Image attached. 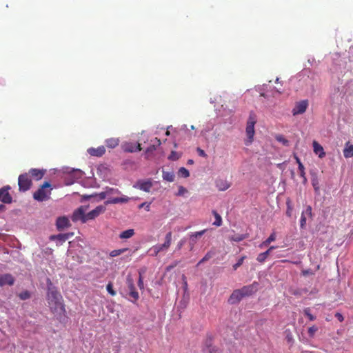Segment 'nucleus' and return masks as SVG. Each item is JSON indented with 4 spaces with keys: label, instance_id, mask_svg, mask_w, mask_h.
<instances>
[{
    "label": "nucleus",
    "instance_id": "f257e3e1",
    "mask_svg": "<svg viewBox=\"0 0 353 353\" xmlns=\"http://www.w3.org/2000/svg\"><path fill=\"white\" fill-rule=\"evenodd\" d=\"M48 281L49 284L48 285L46 299L48 307L57 319H61V316H65L66 314L63 297L57 289L52 286L50 279H48Z\"/></svg>",
    "mask_w": 353,
    "mask_h": 353
},
{
    "label": "nucleus",
    "instance_id": "f03ea898",
    "mask_svg": "<svg viewBox=\"0 0 353 353\" xmlns=\"http://www.w3.org/2000/svg\"><path fill=\"white\" fill-rule=\"evenodd\" d=\"M256 123V115L254 113L251 112L247 121L245 132L247 139L245 141L246 145H250L254 141V136L255 134L254 125Z\"/></svg>",
    "mask_w": 353,
    "mask_h": 353
},
{
    "label": "nucleus",
    "instance_id": "7ed1b4c3",
    "mask_svg": "<svg viewBox=\"0 0 353 353\" xmlns=\"http://www.w3.org/2000/svg\"><path fill=\"white\" fill-rule=\"evenodd\" d=\"M51 184L45 182L34 194L33 198L38 201L48 200L51 195Z\"/></svg>",
    "mask_w": 353,
    "mask_h": 353
},
{
    "label": "nucleus",
    "instance_id": "20e7f679",
    "mask_svg": "<svg viewBox=\"0 0 353 353\" xmlns=\"http://www.w3.org/2000/svg\"><path fill=\"white\" fill-rule=\"evenodd\" d=\"M19 189L20 191L26 192L28 190L32 185V181L29 178L28 174L25 173L19 175L18 179Z\"/></svg>",
    "mask_w": 353,
    "mask_h": 353
},
{
    "label": "nucleus",
    "instance_id": "39448f33",
    "mask_svg": "<svg viewBox=\"0 0 353 353\" xmlns=\"http://www.w3.org/2000/svg\"><path fill=\"white\" fill-rule=\"evenodd\" d=\"M85 209L83 206L79 207L77 210H75L72 215V221L73 222H77L78 221H81L83 223H85L88 221V219L86 217V214L85 213Z\"/></svg>",
    "mask_w": 353,
    "mask_h": 353
},
{
    "label": "nucleus",
    "instance_id": "423d86ee",
    "mask_svg": "<svg viewBox=\"0 0 353 353\" xmlns=\"http://www.w3.org/2000/svg\"><path fill=\"white\" fill-rule=\"evenodd\" d=\"M126 283H127L128 288L129 290V295L131 298L133 299V300H132V301L133 303H135L139 299V295L138 292L136 290L134 281L131 277L128 276L127 278Z\"/></svg>",
    "mask_w": 353,
    "mask_h": 353
},
{
    "label": "nucleus",
    "instance_id": "0eeeda50",
    "mask_svg": "<svg viewBox=\"0 0 353 353\" xmlns=\"http://www.w3.org/2000/svg\"><path fill=\"white\" fill-rule=\"evenodd\" d=\"M308 106V102L307 100H303L296 103L294 108L292 110V114L297 115L303 114L305 112Z\"/></svg>",
    "mask_w": 353,
    "mask_h": 353
},
{
    "label": "nucleus",
    "instance_id": "6e6552de",
    "mask_svg": "<svg viewBox=\"0 0 353 353\" xmlns=\"http://www.w3.org/2000/svg\"><path fill=\"white\" fill-rule=\"evenodd\" d=\"M9 190V186H5L0 189V200L4 203H11L12 201V197L8 192Z\"/></svg>",
    "mask_w": 353,
    "mask_h": 353
},
{
    "label": "nucleus",
    "instance_id": "1a4fd4ad",
    "mask_svg": "<svg viewBox=\"0 0 353 353\" xmlns=\"http://www.w3.org/2000/svg\"><path fill=\"white\" fill-rule=\"evenodd\" d=\"M105 210L106 208L104 205H99L96 207L94 210H91L90 212L86 214L88 221L94 219L101 214L103 213L105 211Z\"/></svg>",
    "mask_w": 353,
    "mask_h": 353
},
{
    "label": "nucleus",
    "instance_id": "9d476101",
    "mask_svg": "<svg viewBox=\"0 0 353 353\" xmlns=\"http://www.w3.org/2000/svg\"><path fill=\"white\" fill-rule=\"evenodd\" d=\"M257 285L258 283L254 282L251 285L243 286L242 288L239 289L242 295L244 296H248L253 294L257 290Z\"/></svg>",
    "mask_w": 353,
    "mask_h": 353
},
{
    "label": "nucleus",
    "instance_id": "9b49d317",
    "mask_svg": "<svg viewBox=\"0 0 353 353\" xmlns=\"http://www.w3.org/2000/svg\"><path fill=\"white\" fill-rule=\"evenodd\" d=\"M171 242H172V232H169L165 235V243L163 244H160V245H156V247L157 248V252H161L162 251L167 250L170 248V246L171 245Z\"/></svg>",
    "mask_w": 353,
    "mask_h": 353
},
{
    "label": "nucleus",
    "instance_id": "f8f14e48",
    "mask_svg": "<svg viewBox=\"0 0 353 353\" xmlns=\"http://www.w3.org/2000/svg\"><path fill=\"white\" fill-rule=\"evenodd\" d=\"M152 187V183L150 180L147 181H139L134 185V188H139L146 192H149Z\"/></svg>",
    "mask_w": 353,
    "mask_h": 353
},
{
    "label": "nucleus",
    "instance_id": "ddd939ff",
    "mask_svg": "<svg viewBox=\"0 0 353 353\" xmlns=\"http://www.w3.org/2000/svg\"><path fill=\"white\" fill-rule=\"evenodd\" d=\"M56 225L58 230H63L70 227L71 224L66 216H61L57 219Z\"/></svg>",
    "mask_w": 353,
    "mask_h": 353
},
{
    "label": "nucleus",
    "instance_id": "4468645a",
    "mask_svg": "<svg viewBox=\"0 0 353 353\" xmlns=\"http://www.w3.org/2000/svg\"><path fill=\"white\" fill-rule=\"evenodd\" d=\"M123 150L127 152H134L141 150L140 143H125L123 145Z\"/></svg>",
    "mask_w": 353,
    "mask_h": 353
},
{
    "label": "nucleus",
    "instance_id": "2eb2a0df",
    "mask_svg": "<svg viewBox=\"0 0 353 353\" xmlns=\"http://www.w3.org/2000/svg\"><path fill=\"white\" fill-rule=\"evenodd\" d=\"M14 283V278L10 274H4L0 276V286L5 285H12Z\"/></svg>",
    "mask_w": 353,
    "mask_h": 353
},
{
    "label": "nucleus",
    "instance_id": "dca6fc26",
    "mask_svg": "<svg viewBox=\"0 0 353 353\" xmlns=\"http://www.w3.org/2000/svg\"><path fill=\"white\" fill-rule=\"evenodd\" d=\"M87 152L91 156L100 157L105 154V148L103 145H101L97 148H88Z\"/></svg>",
    "mask_w": 353,
    "mask_h": 353
},
{
    "label": "nucleus",
    "instance_id": "f3484780",
    "mask_svg": "<svg viewBox=\"0 0 353 353\" xmlns=\"http://www.w3.org/2000/svg\"><path fill=\"white\" fill-rule=\"evenodd\" d=\"M130 201V198L126 196H123L121 197H116V198H110L105 202V205L109 204H116V203H125Z\"/></svg>",
    "mask_w": 353,
    "mask_h": 353
},
{
    "label": "nucleus",
    "instance_id": "a211bd4d",
    "mask_svg": "<svg viewBox=\"0 0 353 353\" xmlns=\"http://www.w3.org/2000/svg\"><path fill=\"white\" fill-rule=\"evenodd\" d=\"M216 187L220 191H225L228 190L230 187V183H229L226 179H218L215 181Z\"/></svg>",
    "mask_w": 353,
    "mask_h": 353
},
{
    "label": "nucleus",
    "instance_id": "6ab92c4d",
    "mask_svg": "<svg viewBox=\"0 0 353 353\" xmlns=\"http://www.w3.org/2000/svg\"><path fill=\"white\" fill-rule=\"evenodd\" d=\"M312 145L314 152L318 155L319 158H323L325 156L323 148L316 141H313Z\"/></svg>",
    "mask_w": 353,
    "mask_h": 353
},
{
    "label": "nucleus",
    "instance_id": "aec40b11",
    "mask_svg": "<svg viewBox=\"0 0 353 353\" xmlns=\"http://www.w3.org/2000/svg\"><path fill=\"white\" fill-rule=\"evenodd\" d=\"M206 230H207L205 229V230H201L199 232H196L194 233H192L191 234H190V250H192L194 245L196 243V239L198 237H201L202 235H203L205 233Z\"/></svg>",
    "mask_w": 353,
    "mask_h": 353
},
{
    "label": "nucleus",
    "instance_id": "412c9836",
    "mask_svg": "<svg viewBox=\"0 0 353 353\" xmlns=\"http://www.w3.org/2000/svg\"><path fill=\"white\" fill-rule=\"evenodd\" d=\"M243 298V296L242 295L240 290H236L230 295L229 302L232 304H234L239 302Z\"/></svg>",
    "mask_w": 353,
    "mask_h": 353
},
{
    "label": "nucleus",
    "instance_id": "4be33fe9",
    "mask_svg": "<svg viewBox=\"0 0 353 353\" xmlns=\"http://www.w3.org/2000/svg\"><path fill=\"white\" fill-rule=\"evenodd\" d=\"M29 174L35 180L39 181L43 178L45 174V171L43 170H39L32 168L29 170Z\"/></svg>",
    "mask_w": 353,
    "mask_h": 353
},
{
    "label": "nucleus",
    "instance_id": "5701e85b",
    "mask_svg": "<svg viewBox=\"0 0 353 353\" xmlns=\"http://www.w3.org/2000/svg\"><path fill=\"white\" fill-rule=\"evenodd\" d=\"M107 196H108V194H107L106 191H104V192H101L99 194H91V195L84 194L82 196V199L83 200H87V199L92 198V197H96L97 201H102V200L105 199L107 197Z\"/></svg>",
    "mask_w": 353,
    "mask_h": 353
},
{
    "label": "nucleus",
    "instance_id": "b1692460",
    "mask_svg": "<svg viewBox=\"0 0 353 353\" xmlns=\"http://www.w3.org/2000/svg\"><path fill=\"white\" fill-rule=\"evenodd\" d=\"M343 155L346 159L353 157V145L350 141H347L345 145Z\"/></svg>",
    "mask_w": 353,
    "mask_h": 353
},
{
    "label": "nucleus",
    "instance_id": "393cba45",
    "mask_svg": "<svg viewBox=\"0 0 353 353\" xmlns=\"http://www.w3.org/2000/svg\"><path fill=\"white\" fill-rule=\"evenodd\" d=\"M73 235V233H67V234H59L57 235H52L50 239V240H58L60 242L63 243L67 241L70 236Z\"/></svg>",
    "mask_w": 353,
    "mask_h": 353
},
{
    "label": "nucleus",
    "instance_id": "a878e982",
    "mask_svg": "<svg viewBox=\"0 0 353 353\" xmlns=\"http://www.w3.org/2000/svg\"><path fill=\"white\" fill-rule=\"evenodd\" d=\"M118 138H110L105 140V145L109 148H114L119 144Z\"/></svg>",
    "mask_w": 353,
    "mask_h": 353
},
{
    "label": "nucleus",
    "instance_id": "bb28decb",
    "mask_svg": "<svg viewBox=\"0 0 353 353\" xmlns=\"http://www.w3.org/2000/svg\"><path fill=\"white\" fill-rule=\"evenodd\" d=\"M134 234V230L133 229H128L120 233L119 237L122 239H130Z\"/></svg>",
    "mask_w": 353,
    "mask_h": 353
},
{
    "label": "nucleus",
    "instance_id": "cd10ccee",
    "mask_svg": "<svg viewBox=\"0 0 353 353\" xmlns=\"http://www.w3.org/2000/svg\"><path fill=\"white\" fill-rule=\"evenodd\" d=\"M163 179L167 181L172 182L174 180V174L172 172L163 171Z\"/></svg>",
    "mask_w": 353,
    "mask_h": 353
},
{
    "label": "nucleus",
    "instance_id": "c85d7f7f",
    "mask_svg": "<svg viewBox=\"0 0 353 353\" xmlns=\"http://www.w3.org/2000/svg\"><path fill=\"white\" fill-rule=\"evenodd\" d=\"M154 142H155V143H154L152 145L149 146L146 149V151H145L146 153L152 152L153 151L156 150L157 147L161 145V143L160 139H159L158 138H155Z\"/></svg>",
    "mask_w": 353,
    "mask_h": 353
},
{
    "label": "nucleus",
    "instance_id": "c756f323",
    "mask_svg": "<svg viewBox=\"0 0 353 353\" xmlns=\"http://www.w3.org/2000/svg\"><path fill=\"white\" fill-rule=\"evenodd\" d=\"M212 214L214 216L215 221L213 223L214 225L221 226L222 225V218L220 214L215 210L212 211Z\"/></svg>",
    "mask_w": 353,
    "mask_h": 353
},
{
    "label": "nucleus",
    "instance_id": "7c9ffc66",
    "mask_svg": "<svg viewBox=\"0 0 353 353\" xmlns=\"http://www.w3.org/2000/svg\"><path fill=\"white\" fill-rule=\"evenodd\" d=\"M248 237V234H236L229 237L231 241L239 242Z\"/></svg>",
    "mask_w": 353,
    "mask_h": 353
},
{
    "label": "nucleus",
    "instance_id": "2f4dec72",
    "mask_svg": "<svg viewBox=\"0 0 353 353\" xmlns=\"http://www.w3.org/2000/svg\"><path fill=\"white\" fill-rule=\"evenodd\" d=\"M286 205H287L286 215L288 217H291L292 214V211H293V206L292 204V201L290 199H288L286 200Z\"/></svg>",
    "mask_w": 353,
    "mask_h": 353
},
{
    "label": "nucleus",
    "instance_id": "473e14b6",
    "mask_svg": "<svg viewBox=\"0 0 353 353\" xmlns=\"http://www.w3.org/2000/svg\"><path fill=\"white\" fill-rule=\"evenodd\" d=\"M214 253L212 251H209L206 253V254L203 256L202 259H201L197 263V266L200 265L201 263L210 260L213 256Z\"/></svg>",
    "mask_w": 353,
    "mask_h": 353
},
{
    "label": "nucleus",
    "instance_id": "72a5a7b5",
    "mask_svg": "<svg viewBox=\"0 0 353 353\" xmlns=\"http://www.w3.org/2000/svg\"><path fill=\"white\" fill-rule=\"evenodd\" d=\"M275 139L277 141L281 143L285 146L289 145V141L286 139L283 135L281 134H276L275 136Z\"/></svg>",
    "mask_w": 353,
    "mask_h": 353
},
{
    "label": "nucleus",
    "instance_id": "f704fd0d",
    "mask_svg": "<svg viewBox=\"0 0 353 353\" xmlns=\"http://www.w3.org/2000/svg\"><path fill=\"white\" fill-rule=\"evenodd\" d=\"M128 250V248H122V249H118V250H114L110 253V255L112 257L117 256L121 254H123L126 251Z\"/></svg>",
    "mask_w": 353,
    "mask_h": 353
},
{
    "label": "nucleus",
    "instance_id": "c9c22d12",
    "mask_svg": "<svg viewBox=\"0 0 353 353\" xmlns=\"http://www.w3.org/2000/svg\"><path fill=\"white\" fill-rule=\"evenodd\" d=\"M299 170L300 172V176L303 178V183H306L307 178L305 176V168L303 163H300V165L299 166Z\"/></svg>",
    "mask_w": 353,
    "mask_h": 353
},
{
    "label": "nucleus",
    "instance_id": "e433bc0d",
    "mask_svg": "<svg viewBox=\"0 0 353 353\" xmlns=\"http://www.w3.org/2000/svg\"><path fill=\"white\" fill-rule=\"evenodd\" d=\"M179 175L183 178H187L190 176V172L185 168L182 167L179 170Z\"/></svg>",
    "mask_w": 353,
    "mask_h": 353
},
{
    "label": "nucleus",
    "instance_id": "4c0bfd02",
    "mask_svg": "<svg viewBox=\"0 0 353 353\" xmlns=\"http://www.w3.org/2000/svg\"><path fill=\"white\" fill-rule=\"evenodd\" d=\"M311 310L309 307L305 308L303 310L304 314L307 316V318L310 319V321H314L316 319V317L311 314Z\"/></svg>",
    "mask_w": 353,
    "mask_h": 353
},
{
    "label": "nucleus",
    "instance_id": "58836bf2",
    "mask_svg": "<svg viewBox=\"0 0 353 353\" xmlns=\"http://www.w3.org/2000/svg\"><path fill=\"white\" fill-rule=\"evenodd\" d=\"M318 330H319L318 327L315 325L310 327L308 328V331H307L309 336L311 338L314 337V336L315 335V334L318 331Z\"/></svg>",
    "mask_w": 353,
    "mask_h": 353
},
{
    "label": "nucleus",
    "instance_id": "ea45409f",
    "mask_svg": "<svg viewBox=\"0 0 353 353\" xmlns=\"http://www.w3.org/2000/svg\"><path fill=\"white\" fill-rule=\"evenodd\" d=\"M180 155L175 151H172L168 157V159L170 161H176L179 159Z\"/></svg>",
    "mask_w": 353,
    "mask_h": 353
},
{
    "label": "nucleus",
    "instance_id": "a19ab883",
    "mask_svg": "<svg viewBox=\"0 0 353 353\" xmlns=\"http://www.w3.org/2000/svg\"><path fill=\"white\" fill-rule=\"evenodd\" d=\"M246 256H241L238 261L233 265V269L236 270L238 268H239L243 263Z\"/></svg>",
    "mask_w": 353,
    "mask_h": 353
},
{
    "label": "nucleus",
    "instance_id": "79ce46f5",
    "mask_svg": "<svg viewBox=\"0 0 353 353\" xmlns=\"http://www.w3.org/2000/svg\"><path fill=\"white\" fill-rule=\"evenodd\" d=\"M105 191L107 192L108 196L113 194H121V192L118 189H114L112 188H107Z\"/></svg>",
    "mask_w": 353,
    "mask_h": 353
},
{
    "label": "nucleus",
    "instance_id": "37998d69",
    "mask_svg": "<svg viewBox=\"0 0 353 353\" xmlns=\"http://www.w3.org/2000/svg\"><path fill=\"white\" fill-rule=\"evenodd\" d=\"M106 289H107V291L108 292V293L110 294H111L112 296L116 295V292L114 290L113 285L111 282L108 283V284L106 286Z\"/></svg>",
    "mask_w": 353,
    "mask_h": 353
},
{
    "label": "nucleus",
    "instance_id": "c03bdc74",
    "mask_svg": "<svg viewBox=\"0 0 353 353\" xmlns=\"http://www.w3.org/2000/svg\"><path fill=\"white\" fill-rule=\"evenodd\" d=\"M312 186L314 187L315 192H319V181L316 178H314L312 179Z\"/></svg>",
    "mask_w": 353,
    "mask_h": 353
},
{
    "label": "nucleus",
    "instance_id": "a18cd8bd",
    "mask_svg": "<svg viewBox=\"0 0 353 353\" xmlns=\"http://www.w3.org/2000/svg\"><path fill=\"white\" fill-rule=\"evenodd\" d=\"M285 339L289 343H292L293 342V336L290 330L285 331Z\"/></svg>",
    "mask_w": 353,
    "mask_h": 353
},
{
    "label": "nucleus",
    "instance_id": "49530a36",
    "mask_svg": "<svg viewBox=\"0 0 353 353\" xmlns=\"http://www.w3.org/2000/svg\"><path fill=\"white\" fill-rule=\"evenodd\" d=\"M150 204L151 203H142L139 205V208L141 209L142 208H144L147 212H149L150 210Z\"/></svg>",
    "mask_w": 353,
    "mask_h": 353
},
{
    "label": "nucleus",
    "instance_id": "de8ad7c7",
    "mask_svg": "<svg viewBox=\"0 0 353 353\" xmlns=\"http://www.w3.org/2000/svg\"><path fill=\"white\" fill-rule=\"evenodd\" d=\"M307 216H305V213H302L301 220H300V227L301 228H303L306 225V218Z\"/></svg>",
    "mask_w": 353,
    "mask_h": 353
},
{
    "label": "nucleus",
    "instance_id": "09e8293b",
    "mask_svg": "<svg viewBox=\"0 0 353 353\" xmlns=\"http://www.w3.org/2000/svg\"><path fill=\"white\" fill-rule=\"evenodd\" d=\"M267 258L268 257L263 254V252H262L257 256L256 260L259 263H262L267 259Z\"/></svg>",
    "mask_w": 353,
    "mask_h": 353
},
{
    "label": "nucleus",
    "instance_id": "8fccbe9b",
    "mask_svg": "<svg viewBox=\"0 0 353 353\" xmlns=\"http://www.w3.org/2000/svg\"><path fill=\"white\" fill-rule=\"evenodd\" d=\"M302 213H305V216L312 217V207L310 205L307 206L305 210Z\"/></svg>",
    "mask_w": 353,
    "mask_h": 353
},
{
    "label": "nucleus",
    "instance_id": "3c124183",
    "mask_svg": "<svg viewBox=\"0 0 353 353\" xmlns=\"http://www.w3.org/2000/svg\"><path fill=\"white\" fill-rule=\"evenodd\" d=\"M138 286L141 290L144 289L143 279L141 274H139V281H138Z\"/></svg>",
    "mask_w": 353,
    "mask_h": 353
},
{
    "label": "nucleus",
    "instance_id": "603ef678",
    "mask_svg": "<svg viewBox=\"0 0 353 353\" xmlns=\"http://www.w3.org/2000/svg\"><path fill=\"white\" fill-rule=\"evenodd\" d=\"M276 240V233L272 232L270 236L266 239V243L270 244L272 242Z\"/></svg>",
    "mask_w": 353,
    "mask_h": 353
},
{
    "label": "nucleus",
    "instance_id": "864d4df0",
    "mask_svg": "<svg viewBox=\"0 0 353 353\" xmlns=\"http://www.w3.org/2000/svg\"><path fill=\"white\" fill-rule=\"evenodd\" d=\"M30 296V293L28 292V291H26V292H21L20 294H19V297L21 298V299L22 300H26V299H29Z\"/></svg>",
    "mask_w": 353,
    "mask_h": 353
},
{
    "label": "nucleus",
    "instance_id": "5fc2aeb1",
    "mask_svg": "<svg viewBox=\"0 0 353 353\" xmlns=\"http://www.w3.org/2000/svg\"><path fill=\"white\" fill-rule=\"evenodd\" d=\"M187 192L188 191H187L186 188H185L183 186H180L179 188V191H178L177 195H179V196L183 195Z\"/></svg>",
    "mask_w": 353,
    "mask_h": 353
},
{
    "label": "nucleus",
    "instance_id": "6e6d98bb",
    "mask_svg": "<svg viewBox=\"0 0 353 353\" xmlns=\"http://www.w3.org/2000/svg\"><path fill=\"white\" fill-rule=\"evenodd\" d=\"M196 151L198 152V154L200 156V157H207V154L205 153V152L202 150L201 148H197L196 149Z\"/></svg>",
    "mask_w": 353,
    "mask_h": 353
},
{
    "label": "nucleus",
    "instance_id": "4d7b16f0",
    "mask_svg": "<svg viewBox=\"0 0 353 353\" xmlns=\"http://www.w3.org/2000/svg\"><path fill=\"white\" fill-rule=\"evenodd\" d=\"M335 317L340 321V322H343L344 321V317L343 316L342 314L339 313V312H336L335 314Z\"/></svg>",
    "mask_w": 353,
    "mask_h": 353
},
{
    "label": "nucleus",
    "instance_id": "13d9d810",
    "mask_svg": "<svg viewBox=\"0 0 353 353\" xmlns=\"http://www.w3.org/2000/svg\"><path fill=\"white\" fill-rule=\"evenodd\" d=\"M185 243V240L184 239H181L177 244L176 249L181 250V248L183 246V245Z\"/></svg>",
    "mask_w": 353,
    "mask_h": 353
},
{
    "label": "nucleus",
    "instance_id": "bf43d9fd",
    "mask_svg": "<svg viewBox=\"0 0 353 353\" xmlns=\"http://www.w3.org/2000/svg\"><path fill=\"white\" fill-rule=\"evenodd\" d=\"M157 248L156 247V245H154V246L151 248V250H152V251H153V253L152 254V256H157V255H158V254L160 252H157Z\"/></svg>",
    "mask_w": 353,
    "mask_h": 353
},
{
    "label": "nucleus",
    "instance_id": "052dcab7",
    "mask_svg": "<svg viewBox=\"0 0 353 353\" xmlns=\"http://www.w3.org/2000/svg\"><path fill=\"white\" fill-rule=\"evenodd\" d=\"M269 245V243H266V240L264 241L263 242H262L260 245H259V248H263V247H265V246H268Z\"/></svg>",
    "mask_w": 353,
    "mask_h": 353
},
{
    "label": "nucleus",
    "instance_id": "680f3d73",
    "mask_svg": "<svg viewBox=\"0 0 353 353\" xmlns=\"http://www.w3.org/2000/svg\"><path fill=\"white\" fill-rule=\"evenodd\" d=\"M294 159L298 164V167H299L300 165V163H301L300 159L296 154L294 155Z\"/></svg>",
    "mask_w": 353,
    "mask_h": 353
},
{
    "label": "nucleus",
    "instance_id": "e2e57ef3",
    "mask_svg": "<svg viewBox=\"0 0 353 353\" xmlns=\"http://www.w3.org/2000/svg\"><path fill=\"white\" fill-rule=\"evenodd\" d=\"M271 252V250L270 249H268V250H266L265 252H263V254L267 256L268 257V256L270 255Z\"/></svg>",
    "mask_w": 353,
    "mask_h": 353
},
{
    "label": "nucleus",
    "instance_id": "0e129e2a",
    "mask_svg": "<svg viewBox=\"0 0 353 353\" xmlns=\"http://www.w3.org/2000/svg\"><path fill=\"white\" fill-rule=\"evenodd\" d=\"M6 209V207L3 204H0V211H3Z\"/></svg>",
    "mask_w": 353,
    "mask_h": 353
},
{
    "label": "nucleus",
    "instance_id": "69168bd1",
    "mask_svg": "<svg viewBox=\"0 0 353 353\" xmlns=\"http://www.w3.org/2000/svg\"><path fill=\"white\" fill-rule=\"evenodd\" d=\"M275 246H271L269 249L272 251V250L275 249Z\"/></svg>",
    "mask_w": 353,
    "mask_h": 353
},
{
    "label": "nucleus",
    "instance_id": "338daca9",
    "mask_svg": "<svg viewBox=\"0 0 353 353\" xmlns=\"http://www.w3.org/2000/svg\"><path fill=\"white\" fill-rule=\"evenodd\" d=\"M165 134H166L167 136L170 135V132H169L168 130H167V131H166V132H165Z\"/></svg>",
    "mask_w": 353,
    "mask_h": 353
},
{
    "label": "nucleus",
    "instance_id": "774afa93",
    "mask_svg": "<svg viewBox=\"0 0 353 353\" xmlns=\"http://www.w3.org/2000/svg\"><path fill=\"white\" fill-rule=\"evenodd\" d=\"M279 78H276V80H275V82L276 83H279Z\"/></svg>",
    "mask_w": 353,
    "mask_h": 353
}]
</instances>
